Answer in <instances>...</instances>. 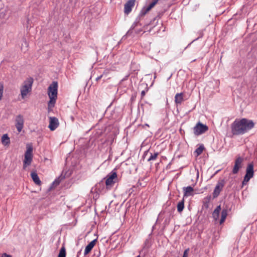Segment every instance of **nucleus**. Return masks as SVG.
<instances>
[{"label":"nucleus","instance_id":"obj_1","mask_svg":"<svg viewBox=\"0 0 257 257\" xmlns=\"http://www.w3.org/2000/svg\"><path fill=\"white\" fill-rule=\"evenodd\" d=\"M254 126V123L252 120L245 118L236 119L231 124V133L234 136L242 135L251 130Z\"/></svg>","mask_w":257,"mask_h":257},{"label":"nucleus","instance_id":"obj_2","mask_svg":"<svg viewBox=\"0 0 257 257\" xmlns=\"http://www.w3.org/2000/svg\"><path fill=\"white\" fill-rule=\"evenodd\" d=\"M159 0H153V1L148 6L143 8L141 10L138 17L137 18L136 21L133 24L130 29L127 31L126 35H128L132 33L133 30L138 26H142L140 23L141 18L144 16L149 11H150L158 2Z\"/></svg>","mask_w":257,"mask_h":257},{"label":"nucleus","instance_id":"obj_3","mask_svg":"<svg viewBox=\"0 0 257 257\" xmlns=\"http://www.w3.org/2000/svg\"><path fill=\"white\" fill-rule=\"evenodd\" d=\"M159 0H153V1L148 6L143 8L141 10L138 17L137 18L136 21L133 24L130 29L127 31L126 35H128L132 33L133 30L138 26H142L140 23L141 18L144 16L149 11H150L158 2Z\"/></svg>","mask_w":257,"mask_h":257},{"label":"nucleus","instance_id":"obj_4","mask_svg":"<svg viewBox=\"0 0 257 257\" xmlns=\"http://www.w3.org/2000/svg\"><path fill=\"white\" fill-rule=\"evenodd\" d=\"M159 0H153V1L148 6L143 8L141 10L138 17L137 18L136 21L133 24L130 29L127 31L126 35H128L132 33L133 30L138 26H142L140 23L141 18L144 16L149 11H150L158 2Z\"/></svg>","mask_w":257,"mask_h":257},{"label":"nucleus","instance_id":"obj_5","mask_svg":"<svg viewBox=\"0 0 257 257\" xmlns=\"http://www.w3.org/2000/svg\"><path fill=\"white\" fill-rule=\"evenodd\" d=\"M159 0H153V1L148 6L143 8L141 10L138 17L137 18L136 21L133 24L130 29L127 31L126 35H128L132 33L133 30L138 26H142L140 23L141 18L144 16L149 11H150L158 2Z\"/></svg>","mask_w":257,"mask_h":257},{"label":"nucleus","instance_id":"obj_6","mask_svg":"<svg viewBox=\"0 0 257 257\" xmlns=\"http://www.w3.org/2000/svg\"><path fill=\"white\" fill-rule=\"evenodd\" d=\"M159 0H153V1L148 6L143 8L141 10L138 17L137 18L136 21L133 24L130 29L127 31L126 35H128L132 33L133 30L138 26H142L140 23L141 18L144 16L149 11H150L158 2Z\"/></svg>","mask_w":257,"mask_h":257},{"label":"nucleus","instance_id":"obj_7","mask_svg":"<svg viewBox=\"0 0 257 257\" xmlns=\"http://www.w3.org/2000/svg\"><path fill=\"white\" fill-rule=\"evenodd\" d=\"M159 0H153V1L148 6L143 8L141 10L138 17L137 18L136 21L133 24L130 29L127 31L126 35H128L132 33L133 30L138 26H142L140 23L141 18L144 16L149 11H150L158 2Z\"/></svg>","mask_w":257,"mask_h":257},{"label":"nucleus","instance_id":"obj_8","mask_svg":"<svg viewBox=\"0 0 257 257\" xmlns=\"http://www.w3.org/2000/svg\"><path fill=\"white\" fill-rule=\"evenodd\" d=\"M34 80L32 77L27 78L21 87V95L23 99L25 98L29 93L31 92Z\"/></svg>","mask_w":257,"mask_h":257},{"label":"nucleus","instance_id":"obj_9","mask_svg":"<svg viewBox=\"0 0 257 257\" xmlns=\"http://www.w3.org/2000/svg\"><path fill=\"white\" fill-rule=\"evenodd\" d=\"M33 147L32 146L27 145V150L25 153V159L23 161V168L25 169L28 166L30 165L33 159Z\"/></svg>","mask_w":257,"mask_h":257},{"label":"nucleus","instance_id":"obj_10","mask_svg":"<svg viewBox=\"0 0 257 257\" xmlns=\"http://www.w3.org/2000/svg\"><path fill=\"white\" fill-rule=\"evenodd\" d=\"M253 164L251 163H249L247 166L246 173L242 182V186L246 185L249 180L253 177Z\"/></svg>","mask_w":257,"mask_h":257},{"label":"nucleus","instance_id":"obj_11","mask_svg":"<svg viewBox=\"0 0 257 257\" xmlns=\"http://www.w3.org/2000/svg\"><path fill=\"white\" fill-rule=\"evenodd\" d=\"M105 185L107 189H110L114 184L117 179V174L112 171L105 177Z\"/></svg>","mask_w":257,"mask_h":257},{"label":"nucleus","instance_id":"obj_12","mask_svg":"<svg viewBox=\"0 0 257 257\" xmlns=\"http://www.w3.org/2000/svg\"><path fill=\"white\" fill-rule=\"evenodd\" d=\"M208 130V127L206 124H203L200 122H198L194 127V134L196 136L200 135Z\"/></svg>","mask_w":257,"mask_h":257},{"label":"nucleus","instance_id":"obj_13","mask_svg":"<svg viewBox=\"0 0 257 257\" xmlns=\"http://www.w3.org/2000/svg\"><path fill=\"white\" fill-rule=\"evenodd\" d=\"M58 83L53 81L49 86L48 89V94L49 97H57Z\"/></svg>","mask_w":257,"mask_h":257},{"label":"nucleus","instance_id":"obj_14","mask_svg":"<svg viewBox=\"0 0 257 257\" xmlns=\"http://www.w3.org/2000/svg\"><path fill=\"white\" fill-rule=\"evenodd\" d=\"M224 184L225 182L223 180H219L217 182L213 192V197L214 198H216L219 195L220 192L224 186Z\"/></svg>","mask_w":257,"mask_h":257},{"label":"nucleus","instance_id":"obj_15","mask_svg":"<svg viewBox=\"0 0 257 257\" xmlns=\"http://www.w3.org/2000/svg\"><path fill=\"white\" fill-rule=\"evenodd\" d=\"M243 161V159L241 157H238L235 159L234 165L232 171V174H236L238 172L239 169L242 166Z\"/></svg>","mask_w":257,"mask_h":257},{"label":"nucleus","instance_id":"obj_16","mask_svg":"<svg viewBox=\"0 0 257 257\" xmlns=\"http://www.w3.org/2000/svg\"><path fill=\"white\" fill-rule=\"evenodd\" d=\"M16 127L18 132H21L24 127V120L23 115L19 114L16 117Z\"/></svg>","mask_w":257,"mask_h":257},{"label":"nucleus","instance_id":"obj_17","mask_svg":"<svg viewBox=\"0 0 257 257\" xmlns=\"http://www.w3.org/2000/svg\"><path fill=\"white\" fill-rule=\"evenodd\" d=\"M136 0H129L124 6V13L126 15L129 14L132 11L133 8L135 6Z\"/></svg>","mask_w":257,"mask_h":257},{"label":"nucleus","instance_id":"obj_18","mask_svg":"<svg viewBox=\"0 0 257 257\" xmlns=\"http://www.w3.org/2000/svg\"><path fill=\"white\" fill-rule=\"evenodd\" d=\"M49 128L51 131L55 130L59 126V123L58 119L56 117H49Z\"/></svg>","mask_w":257,"mask_h":257},{"label":"nucleus","instance_id":"obj_19","mask_svg":"<svg viewBox=\"0 0 257 257\" xmlns=\"http://www.w3.org/2000/svg\"><path fill=\"white\" fill-rule=\"evenodd\" d=\"M183 191L184 193V198L190 196H192L194 194V189L192 187L190 186L183 187Z\"/></svg>","mask_w":257,"mask_h":257},{"label":"nucleus","instance_id":"obj_20","mask_svg":"<svg viewBox=\"0 0 257 257\" xmlns=\"http://www.w3.org/2000/svg\"><path fill=\"white\" fill-rule=\"evenodd\" d=\"M97 239H95L91 241L85 247L84 250V255L88 254L93 248L94 246L95 245Z\"/></svg>","mask_w":257,"mask_h":257},{"label":"nucleus","instance_id":"obj_21","mask_svg":"<svg viewBox=\"0 0 257 257\" xmlns=\"http://www.w3.org/2000/svg\"><path fill=\"white\" fill-rule=\"evenodd\" d=\"M184 94L183 93H178L175 96V102L177 104H181L184 101Z\"/></svg>","mask_w":257,"mask_h":257},{"label":"nucleus","instance_id":"obj_22","mask_svg":"<svg viewBox=\"0 0 257 257\" xmlns=\"http://www.w3.org/2000/svg\"><path fill=\"white\" fill-rule=\"evenodd\" d=\"M31 176L36 185H40L41 184V181L38 176L37 173L33 172L31 173Z\"/></svg>","mask_w":257,"mask_h":257},{"label":"nucleus","instance_id":"obj_23","mask_svg":"<svg viewBox=\"0 0 257 257\" xmlns=\"http://www.w3.org/2000/svg\"><path fill=\"white\" fill-rule=\"evenodd\" d=\"M2 143L4 146L9 145L10 144V139L7 134H4L2 136Z\"/></svg>","mask_w":257,"mask_h":257},{"label":"nucleus","instance_id":"obj_24","mask_svg":"<svg viewBox=\"0 0 257 257\" xmlns=\"http://www.w3.org/2000/svg\"><path fill=\"white\" fill-rule=\"evenodd\" d=\"M227 215V209H223L221 213V219L220 220V223L221 224L225 221Z\"/></svg>","mask_w":257,"mask_h":257},{"label":"nucleus","instance_id":"obj_25","mask_svg":"<svg viewBox=\"0 0 257 257\" xmlns=\"http://www.w3.org/2000/svg\"><path fill=\"white\" fill-rule=\"evenodd\" d=\"M177 210L179 212H181L183 211L184 208V199H183L179 202L177 206Z\"/></svg>","mask_w":257,"mask_h":257},{"label":"nucleus","instance_id":"obj_26","mask_svg":"<svg viewBox=\"0 0 257 257\" xmlns=\"http://www.w3.org/2000/svg\"><path fill=\"white\" fill-rule=\"evenodd\" d=\"M211 199V196H207L203 199V206L206 208L209 207V203Z\"/></svg>","mask_w":257,"mask_h":257},{"label":"nucleus","instance_id":"obj_27","mask_svg":"<svg viewBox=\"0 0 257 257\" xmlns=\"http://www.w3.org/2000/svg\"><path fill=\"white\" fill-rule=\"evenodd\" d=\"M57 98V97H54V96L49 97L50 100L48 102L49 107H53L54 106Z\"/></svg>","mask_w":257,"mask_h":257},{"label":"nucleus","instance_id":"obj_28","mask_svg":"<svg viewBox=\"0 0 257 257\" xmlns=\"http://www.w3.org/2000/svg\"><path fill=\"white\" fill-rule=\"evenodd\" d=\"M158 155H159V153H158V152L155 153L154 154L150 153V156L148 159V160H147L148 161L150 162L151 161L155 160L157 159Z\"/></svg>","mask_w":257,"mask_h":257},{"label":"nucleus","instance_id":"obj_29","mask_svg":"<svg viewBox=\"0 0 257 257\" xmlns=\"http://www.w3.org/2000/svg\"><path fill=\"white\" fill-rule=\"evenodd\" d=\"M66 255L65 247L64 246H63L60 250L58 257H66Z\"/></svg>","mask_w":257,"mask_h":257},{"label":"nucleus","instance_id":"obj_30","mask_svg":"<svg viewBox=\"0 0 257 257\" xmlns=\"http://www.w3.org/2000/svg\"><path fill=\"white\" fill-rule=\"evenodd\" d=\"M204 149V147L203 145H201L196 149L195 153L197 154V156H199L202 154Z\"/></svg>","mask_w":257,"mask_h":257},{"label":"nucleus","instance_id":"obj_31","mask_svg":"<svg viewBox=\"0 0 257 257\" xmlns=\"http://www.w3.org/2000/svg\"><path fill=\"white\" fill-rule=\"evenodd\" d=\"M219 212H216L215 210L213 211L212 213V216L215 220H216L219 218Z\"/></svg>","mask_w":257,"mask_h":257},{"label":"nucleus","instance_id":"obj_32","mask_svg":"<svg viewBox=\"0 0 257 257\" xmlns=\"http://www.w3.org/2000/svg\"><path fill=\"white\" fill-rule=\"evenodd\" d=\"M3 90L4 86L2 84H0V100H1L3 96Z\"/></svg>","mask_w":257,"mask_h":257},{"label":"nucleus","instance_id":"obj_33","mask_svg":"<svg viewBox=\"0 0 257 257\" xmlns=\"http://www.w3.org/2000/svg\"><path fill=\"white\" fill-rule=\"evenodd\" d=\"M60 178H58L55 180V181L53 182V184L55 186H57L60 184Z\"/></svg>","mask_w":257,"mask_h":257},{"label":"nucleus","instance_id":"obj_34","mask_svg":"<svg viewBox=\"0 0 257 257\" xmlns=\"http://www.w3.org/2000/svg\"><path fill=\"white\" fill-rule=\"evenodd\" d=\"M189 251V248L185 250L183 253V255L182 257H188V252Z\"/></svg>","mask_w":257,"mask_h":257},{"label":"nucleus","instance_id":"obj_35","mask_svg":"<svg viewBox=\"0 0 257 257\" xmlns=\"http://www.w3.org/2000/svg\"><path fill=\"white\" fill-rule=\"evenodd\" d=\"M215 211H216V212H220V210H221V207H220V205H218L216 207V208L214 210Z\"/></svg>","mask_w":257,"mask_h":257},{"label":"nucleus","instance_id":"obj_36","mask_svg":"<svg viewBox=\"0 0 257 257\" xmlns=\"http://www.w3.org/2000/svg\"><path fill=\"white\" fill-rule=\"evenodd\" d=\"M1 257H12V255L8 254L6 253H4L3 254H2Z\"/></svg>","mask_w":257,"mask_h":257},{"label":"nucleus","instance_id":"obj_37","mask_svg":"<svg viewBox=\"0 0 257 257\" xmlns=\"http://www.w3.org/2000/svg\"><path fill=\"white\" fill-rule=\"evenodd\" d=\"M145 94H146L145 91L144 90H143L141 92V96H142V97H144L145 95Z\"/></svg>","mask_w":257,"mask_h":257},{"label":"nucleus","instance_id":"obj_38","mask_svg":"<svg viewBox=\"0 0 257 257\" xmlns=\"http://www.w3.org/2000/svg\"><path fill=\"white\" fill-rule=\"evenodd\" d=\"M102 77V75H101L100 76L97 77L96 78V80L97 81H98L99 80H100Z\"/></svg>","mask_w":257,"mask_h":257},{"label":"nucleus","instance_id":"obj_39","mask_svg":"<svg viewBox=\"0 0 257 257\" xmlns=\"http://www.w3.org/2000/svg\"><path fill=\"white\" fill-rule=\"evenodd\" d=\"M149 25H150V24H146V25H144V28L145 30L147 29H148V26Z\"/></svg>","mask_w":257,"mask_h":257},{"label":"nucleus","instance_id":"obj_40","mask_svg":"<svg viewBox=\"0 0 257 257\" xmlns=\"http://www.w3.org/2000/svg\"><path fill=\"white\" fill-rule=\"evenodd\" d=\"M128 77V76H125L123 79H122V81L126 80L127 79Z\"/></svg>","mask_w":257,"mask_h":257},{"label":"nucleus","instance_id":"obj_41","mask_svg":"<svg viewBox=\"0 0 257 257\" xmlns=\"http://www.w3.org/2000/svg\"><path fill=\"white\" fill-rule=\"evenodd\" d=\"M149 153L148 151H146L144 154V157H145L146 155H147L148 154V153Z\"/></svg>","mask_w":257,"mask_h":257},{"label":"nucleus","instance_id":"obj_42","mask_svg":"<svg viewBox=\"0 0 257 257\" xmlns=\"http://www.w3.org/2000/svg\"><path fill=\"white\" fill-rule=\"evenodd\" d=\"M142 30H139L138 31H137V33H139L140 32H141Z\"/></svg>","mask_w":257,"mask_h":257}]
</instances>
